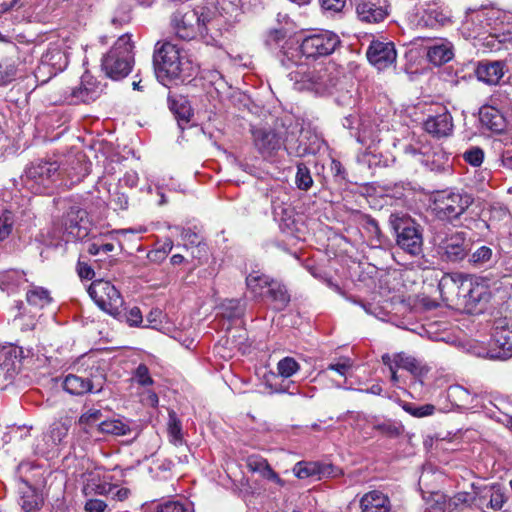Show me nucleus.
I'll return each instance as SVG.
<instances>
[{"instance_id":"1","label":"nucleus","mask_w":512,"mask_h":512,"mask_svg":"<svg viewBox=\"0 0 512 512\" xmlns=\"http://www.w3.org/2000/svg\"><path fill=\"white\" fill-rule=\"evenodd\" d=\"M153 64L158 81L167 87L187 81L194 73L192 62L170 42L156 44Z\"/></svg>"},{"instance_id":"2","label":"nucleus","mask_w":512,"mask_h":512,"mask_svg":"<svg viewBox=\"0 0 512 512\" xmlns=\"http://www.w3.org/2000/svg\"><path fill=\"white\" fill-rule=\"evenodd\" d=\"M211 14L207 7H192L190 4H184L173 14V29L180 39L192 40L200 37L206 43H210L214 40L211 33L213 25Z\"/></svg>"},{"instance_id":"3","label":"nucleus","mask_w":512,"mask_h":512,"mask_svg":"<svg viewBox=\"0 0 512 512\" xmlns=\"http://www.w3.org/2000/svg\"><path fill=\"white\" fill-rule=\"evenodd\" d=\"M252 134L254 146L264 158L274 156L282 148L293 157H303L309 153V148L287 131L259 128L253 130Z\"/></svg>"},{"instance_id":"4","label":"nucleus","mask_w":512,"mask_h":512,"mask_svg":"<svg viewBox=\"0 0 512 512\" xmlns=\"http://www.w3.org/2000/svg\"><path fill=\"white\" fill-rule=\"evenodd\" d=\"M443 299L448 300V293L455 289H462L465 307L471 312H482L491 299V291L488 285L472 280H465L458 286L455 278L451 275H444L438 284Z\"/></svg>"},{"instance_id":"5","label":"nucleus","mask_w":512,"mask_h":512,"mask_svg":"<svg viewBox=\"0 0 512 512\" xmlns=\"http://www.w3.org/2000/svg\"><path fill=\"white\" fill-rule=\"evenodd\" d=\"M133 47L131 36L123 34L104 55L102 69L109 78L123 79L131 72L134 63Z\"/></svg>"},{"instance_id":"6","label":"nucleus","mask_w":512,"mask_h":512,"mask_svg":"<svg viewBox=\"0 0 512 512\" xmlns=\"http://www.w3.org/2000/svg\"><path fill=\"white\" fill-rule=\"evenodd\" d=\"M473 203L474 198L470 193L446 189L434 194L433 209L439 219L453 223L460 219Z\"/></svg>"},{"instance_id":"7","label":"nucleus","mask_w":512,"mask_h":512,"mask_svg":"<svg viewBox=\"0 0 512 512\" xmlns=\"http://www.w3.org/2000/svg\"><path fill=\"white\" fill-rule=\"evenodd\" d=\"M389 224L396 235V244L411 256H419L423 251V237L420 226L409 216L393 213Z\"/></svg>"},{"instance_id":"8","label":"nucleus","mask_w":512,"mask_h":512,"mask_svg":"<svg viewBox=\"0 0 512 512\" xmlns=\"http://www.w3.org/2000/svg\"><path fill=\"white\" fill-rule=\"evenodd\" d=\"M59 168L56 161H34L26 167L22 181L35 194L49 193L59 178Z\"/></svg>"},{"instance_id":"9","label":"nucleus","mask_w":512,"mask_h":512,"mask_svg":"<svg viewBox=\"0 0 512 512\" xmlns=\"http://www.w3.org/2000/svg\"><path fill=\"white\" fill-rule=\"evenodd\" d=\"M88 294L102 311L113 317L121 314L124 299L119 290L110 281L104 279L94 280L88 288Z\"/></svg>"},{"instance_id":"10","label":"nucleus","mask_w":512,"mask_h":512,"mask_svg":"<svg viewBox=\"0 0 512 512\" xmlns=\"http://www.w3.org/2000/svg\"><path fill=\"white\" fill-rule=\"evenodd\" d=\"M300 74L297 72L296 75ZM341 71L338 70L334 63L321 66L319 69L303 72L300 79L295 76L297 82L307 83L308 89H313L317 93L330 92L335 88L341 78Z\"/></svg>"},{"instance_id":"11","label":"nucleus","mask_w":512,"mask_h":512,"mask_svg":"<svg viewBox=\"0 0 512 512\" xmlns=\"http://www.w3.org/2000/svg\"><path fill=\"white\" fill-rule=\"evenodd\" d=\"M488 355L506 360L512 356V321L506 317L495 319Z\"/></svg>"},{"instance_id":"12","label":"nucleus","mask_w":512,"mask_h":512,"mask_svg":"<svg viewBox=\"0 0 512 512\" xmlns=\"http://www.w3.org/2000/svg\"><path fill=\"white\" fill-rule=\"evenodd\" d=\"M340 44L339 37L330 31L311 34L302 40L300 50L306 58L317 59L332 54Z\"/></svg>"},{"instance_id":"13","label":"nucleus","mask_w":512,"mask_h":512,"mask_svg":"<svg viewBox=\"0 0 512 512\" xmlns=\"http://www.w3.org/2000/svg\"><path fill=\"white\" fill-rule=\"evenodd\" d=\"M63 230L68 241L86 238L90 232L87 212L79 206H71L63 216Z\"/></svg>"},{"instance_id":"14","label":"nucleus","mask_w":512,"mask_h":512,"mask_svg":"<svg viewBox=\"0 0 512 512\" xmlns=\"http://www.w3.org/2000/svg\"><path fill=\"white\" fill-rule=\"evenodd\" d=\"M97 374H91L90 377H81L69 374L63 381V388L71 395H84L88 392L99 393L103 389L105 375L97 368Z\"/></svg>"},{"instance_id":"15","label":"nucleus","mask_w":512,"mask_h":512,"mask_svg":"<svg viewBox=\"0 0 512 512\" xmlns=\"http://www.w3.org/2000/svg\"><path fill=\"white\" fill-rule=\"evenodd\" d=\"M506 501L507 497L499 485L484 486L474 491L473 505L482 511L501 510Z\"/></svg>"},{"instance_id":"16","label":"nucleus","mask_w":512,"mask_h":512,"mask_svg":"<svg viewBox=\"0 0 512 512\" xmlns=\"http://www.w3.org/2000/svg\"><path fill=\"white\" fill-rule=\"evenodd\" d=\"M356 14L361 22L380 23L389 14L387 0H359L356 4Z\"/></svg>"},{"instance_id":"17","label":"nucleus","mask_w":512,"mask_h":512,"mask_svg":"<svg viewBox=\"0 0 512 512\" xmlns=\"http://www.w3.org/2000/svg\"><path fill=\"white\" fill-rule=\"evenodd\" d=\"M396 50L392 42L373 41L368 50L369 62L378 70H384L396 61Z\"/></svg>"},{"instance_id":"18","label":"nucleus","mask_w":512,"mask_h":512,"mask_svg":"<svg viewBox=\"0 0 512 512\" xmlns=\"http://www.w3.org/2000/svg\"><path fill=\"white\" fill-rule=\"evenodd\" d=\"M468 242L464 233L457 232L446 238L439 246L442 259L449 262L463 260L469 252Z\"/></svg>"},{"instance_id":"19","label":"nucleus","mask_w":512,"mask_h":512,"mask_svg":"<svg viewBox=\"0 0 512 512\" xmlns=\"http://www.w3.org/2000/svg\"><path fill=\"white\" fill-rule=\"evenodd\" d=\"M423 126L425 131L433 137H447L452 133L453 119L450 113L443 109L442 113L428 116Z\"/></svg>"},{"instance_id":"20","label":"nucleus","mask_w":512,"mask_h":512,"mask_svg":"<svg viewBox=\"0 0 512 512\" xmlns=\"http://www.w3.org/2000/svg\"><path fill=\"white\" fill-rule=\"evenodd\" d=\"M506 63L503 61L483 60L478 62L475 69L479 81L488 85H496L505 74Z\"/></svg>"},{"instance_id":"21","label":"nucleus","mask_w":512,"mask_h":512,"mask_svg":"<svg viewBox=\"0 0 512 512\" xmlns=\"http://www.w3.org/2000/svg\"><path fill=\"white\" fill-rule=\"evenodd\" d=\"M391 507L389 497L379 490L369 491L360 499L362 512H390Z\"/></svg>"},{"instance_id":"22","label":"nucleus","mask_w":512,"mask_h":512,"mask_svg":"<svg viewBox=\"0 0 512 512\" xmlns=\"http://www.w3.org/2000/svg\"><path fill=\"white\" fill-rule=\"evenodd\" d=\"M454 57V46L447 39L436 40L427 50L428 60L435 66H441Z\"/></svg>"},{"instance_id":"23","label":"nucleus","mask_w":512,"mask_h":512,"mask_svg":"<svg viewBox=\"0 0 512 512\" xmlns=\"http://www.w3.org/2000/svg\"><path fill=\"white\" fill-rule=\"evenodd\" d=\"M20 494V506L23 512H38L43 507V495L27 481H23Z\"/></svg>"},{"instance_id":"24","label":"nucleus","mask_w":512,"mask_h":512,"mask_svg":"<svg viewBox=\"0 0 512 512\" xmlns=\"http://www.w3.org/2000/svg\"><path fill=\"white\" fill-rule=\"evenodd\" d=\"M102 87L92 78H83L79 87L72 90L75 102L89 103L95 101L102 93Z\"/></svg>"},{"instance_id":"25","label":"nucleus","mask_w":512,"mask_h":512,"mask_svg":"<svg viewBox=\"0 0 512 512\" xmlns=\"http://www.w3.org/2000/svg\"><path fill=\"white\" fill-rule=\"evenodd\" d=\"M167 100L169 109L175 115L178 125L183 129L182 123H188L193 116L188 99L182 95L169 94Z\"/></svg>"},{"instance_id":"26","label":"nucleus","mask_w":512,"mask_h":512,"mask_svg":"<svg viewBox=\"0 0 512 512\" xmlns=\"http://www.w3.org/2000/svg\"><path fill=\"white\" fill-rule=\"evenodd\" d=\"M69 427L62 422H54L49 427L48 431L43 434V441L45 442V447L39 448V453H46L60 445L63 439L68 434Z\"/></svg>"},{"instance_id":"27","label":"nucleus","mask_w":512,"mask_h":512,"mask_svg":"<svg viewBox=\"0 0 512 512\" xmlns=\"http://www.w3.org/2000/svg\"><path fill=\"white\" fill-rule=\"evenodd\" d=\"M481 123L493 132L500 133L505 129V118L495 107L486 105L479 111Z\"/></svg>"},{"instance_id":"28","label":"nucleus","mask_w":512,"mask_h":512,"mask_svg":"<svg viewBox=\"0 0 512 512\" xmlns=\"http://www.w3.org/2000/svg\"><path fill=\"white\" fill-rule=\"evenodd\" d=\"M265 295H268L274 308L279 311L285 309L290 302V294L286 286L277 280H274Z\"/></svg>"},{"instance_id":"29","label":"nucleus","mask_w":512,"mask_h":512,"mask_svg":"<svg viewBox=\"0 0 512 512\" xmlns=\"http://www.w3.org/2000/svg\"><path fill=\"white\" fill-rule=\"evenodd\" d=\"M26 282V274L20 270H8L0 276V288L8 293L16 292Z\"/></svg>"},{"instance_id":"30","label":"nucleus","mask_w":512,"mask_h":512,"mask_svg":"<svg viewBox=\"0 0 512 512\" xmlns=\"http://www.w3.org/2000/svg\"><path fill=\"white\" fill-rule=\"evenodd\" d=\"M41 59L52 67L53 71L62 72L68 65V57L66 53L59 47H50L42 55Z\"/></svg>"},{"instance_id":"31","label":"nucleus","mask_w":512,"mask_h":512,"mask_svg":"<svg viewBox=\"0 0 512 512\" xmlns=\"http://www.w3.org/2000/svg\"><path fill=\"white\" fill-rule=\"evenodd\" d=\"M274 279L264 274L251 273L246 277V285L255 297H263Z\"/></svg>"},{"instance_id":"32","label":"nucleus","mask_w":512,"mask_h":512,"mask_svg":"<svg viewBox=\"0 0 512 512\" xmlns=\"http://www.w3.org/2000/svg\"><path fill=\"white\" fill-rule=\"evenodd\" d=\"M421 21L427 27H440L450 22V15L440 7H429L425 10Z\"/></svg>"},{"instance_id":"33","label":"nucleus","mask_w":512,"mask_h":512,"mask_svg":"<svg viewBox=\"0 0 512 512\" xmlns=\"http://www.w3.org/2000/svg\"><path fill=\"white\" fill-rule=\"evenodd\" d=\"M372 429L377 431L382 436L388 437V438H397L399 437L404 428L403 426L391 419H374L371 421Z\"/></svg>"},{"instance_id":"34","label":"nucleus","mask_w":512,"mask_h":512,"mask_svg":"<svg viewBox=\"0 0 512 512\" xmlns=\"http://www.w3.org/2000/svg\"><path fill=\"white\" fill-rule=\"evenodd\" d=\"M220 314L229 321L241 318L245 312V303L238 299H226L219 306Z\"/></svg>"},{"instance_id":"35","label":"nucleus","mask_w":512,"mask_h":512,"mask_svg":"<svg viewBox=\"0 0 512 512\" xmlns=\"http://www.w3.org/2000/svg\"><path fill=\"white\" fill-rule=\"evenodd\" d=\"M98 430L103 434L114 436H124L131 432L129 424L122 419L104 420L98 425Z\"/></svg>"},{"instance_id":"36","label":"nucleus","mask_w":512,"mask_h":512,"mask_svg":"<svg viewBox=\"0 0 512 512\" xmlns=\"http://www.w3.org/2000/svg\"><path fill=\"white\" fill-rule=\"evenodd\" d=\"M26 300L31 306L44 308L51 303L52 297L47 289L40 286H31L26 293Z\"/></svg>"},{"instance_id":"37","label":"nucleus","mask_w":512,"mask_h":512,"mask_svg":"<svg viewBox=\"0 0 512 512\" xmlns=\"http://www.w3.org/2000/svg\"><path fill=\"white\" fill-rule=\"evenodd\" d=\"M301 50L299 47L294 46H288L284 47L283 50H281L278 54L279 61L281 65L286 68L290 69L293 66H298L299 61L301 59Z\"/></svg>"},{"instance_id":"38","label":"nucleus","mask_w":512,"mask_h":512,"mask_svg":"<svg viewBox=\"0 0 512 512\" xmlns=\"http://www.w3.org/2000/svg\"><path fill=\"white\" fill-rule=\"evenodd\" d=\"M393 363L395 367L405 369L415 376L422 375V368L419 367L416 359L413 357L399 353L393 357Z\"/></svg>"},{"instance_id":"39","label":"nucleus","mask_w":512,"mask_h":512,"mask_svg":"<svg viewBox=\"0 0 512 512\" xmlns=\"http://www.w3.org/2000/svg\"><path fill=\"white\" fill-rule=\"evenodd\" d=\"M295 183H296L298 189L303 190V191L309 190L313 185V179H312L310 170L303 163L297 164Z\"/></svg>"},{"instance_id":"40","label":"nucleus","mask_w":512,"mask_h":512,"mask_svg":"<svg viewBox=\"0 0 512 512\" xmlns=\"http://www.w3.org/2000/svg\"><path fill=\"white\" fill-rule=\"evenodd\" d=\"M300 369L299 363L293 357H284L277 363L278 374L283 378H290Z\"/></svg>"},{"instance_id":"41","label":"nucleus","mask_w":512,"mask_h":512,"mask_svg":"<svg viewBox=\"0 0 512 512\" xmlns=\"http://www.w3.org/2000/svg\"><path fill=\"white\" fill-rule=\"evenodd\" d=\"M180 237L182 241L184 242V247L189 248H196L199 252L202 250L205 252V243H203L199 237V235L192 231L191 229H182Z\"/></svg>"},{"instance_id":"42","label":"nucleus","mask_w":512,"mask_h":512,"mask_svg":"<svg viewBox=\"0 0 512 512\" xmlns=\"http://www.w3.org/2000/svg\"><path fill=\"white\" fill-rule=\"evenodd\" d=\"M449 396L453 397L455 399H458L460 401V403L458 404L459 406H463V407L476 406V404L474 403L476 396L471 395L470 392L463 387L456 386V387L450 388Z\"/></svg>"},{"instance_id":"43","label":"nucleus","mask_w":512,"mask_h":512,"mask_svg":"<svg viewBox=\"0 0 512 512\" xmlns=\"http://www.w3.org/2000/svg\"><path fill=\"white\" fill-rule=\"evenodd\" d=\"M249 466L252 468V470L262 471L263 475L266 478H268V479H270L272 481H275L277 483H281L280 477L270 467V465L268 464V462L266 460H264V459H255V460L250 459L249 460Z\"/></svg>"},{"instance_id":"44","label":"nucleus","mask_w":512,"mask_h":512,"mask_svg":"<svg viewBox=\"0 0 512 512\" xmlns=\"http://www.w3.org/2000/svg\"><path fill=\"white\" fill-rule=\"evenodd\" d=\"M492 257V249L488 246H481L471 254L469 262L472 263L474 266L481 267L489 263Z\"/></svg>"},{"instance_id":"45","label":"nucleus","mask_w":512,"mask_h":512,"mask_svg":"<svg viewBox=\"0 0 512 512\" xmlns=\"http://www.w3.org/2000/svg\"><path fill=\"white\" fill-rule=\"evenodd\" d=\"M14 224L13 213L7 209L0 214V241L5 240L11 234Z\"/></svg>"},{"instance_id":"46","label":"nucleus","mask_w":512,"mask_h":512,"mask_svg":"<svg viewBox=\"0 0 512 512\" xmlns=\"http://www.w3.org/2000/svg\"><path fill=\"white\" fill-rule=\"evenodd\" d=\"M156 512H191L189 506L179 500H169L156 506Z\"/></svg>"},{"instance_id":"47","label":"nucleus","mask_w":512,"mask_h":512,"mask_svg":"<svg viewBox=\"0 0 512 512\" xmlns=\"http://www.w3.org/2000/svg\"><path fill=\"white\" fill-rule=\"evenodd\" d=\"M57 74V71H53L52 67H49L45 61L40 59V63L35 70V77L38 82L45 84Z\"/></svg>"},{"instance_id":"48","label":"nucleus","mask_w":512,"mask_h":512,"mask_svg":"<svg viewBox=\"0 0 512 512\" xmlns=\"http://www.w3.org/2000/svg\"><path fill=\"white\" fill-rule=\"evenodd\" d=\"M17 73V68L14 63L8 61L0 62V85H6L12 81Z\"/></svg>"},{"instance_id":"49","label":"nucleus","mask_w":512,"mask_h":512,"mask_svg":"<svg viewBox=\"0 0 512 512\" xmlns=\"http://www.w3.org/2000/svg\"><path fill=\"white\" fill-rule=\"evenodd\" d=\"M133 379L141 386H150L154 383L148 367L140 364L133 373Z\"/></svg>"},{"instance_id":"50","label":"nucleus","mask_w":512,"mask_h":512,"mask_svg":"<svg viewBox=\"0 0 512 512\" xmlns=\"http://www.w3.org/2000/svg\"><path fill=\"white\" fill-rule=\"evenodd\" d=\"M403 408L410 415H412L414 417H418V418L430 416L435 411V406L432 404H425V405L418 406V407H414L411 404H405L403 406Z\"/></svg>"},{"instance_id":"51","label":"nucleus","mask_w":512,"mask_h":512,"mask_svg":"<svg viewBox=\"0 0 512 512\" xmlns=\"http://www.w3.org/2000/svg\"><path fill=\"white\" fill-rule=\"evenodd\" d=\"M168 431L174 443L182 441L181 423L174 412L169 413Z\"/></svg>"},{"instance_id":"52","label":"nucleus","mask_w":512,"mask_h":512,"mask_svg":"<svg viewBox=\"0 0 512 512\" xmlns=\"http://www.w3.org/2000/svg\"><path fill=\"white\" fill-rule=\"evenodd\" d=\"M473 497L474 495H471L468 492H459L449 498L447 507L452 509L457 508L460 505H473Z\"/></svg>"},{"instance_id":"53","label":"nucleus","mask_w":512,"mask_h":512,"mask_svg":"<svg viewBox=\"0 0 512 512\" xmlns=\"http://www.w3.org/2000/svg\"><path fill=\"white\" fill-rule=\"evenodd\" d=\"M273 215L276 220L280 222V225L290 227V221H292V210L282 206H273Z\"/></svg>"},{"instance_id":"54","label":"nucleus","mask_w":512,"mask_h":512,"mask_svg":"<svg viewBox=\"0 0 512 512\" xmlns=\"http://www.w3.org/2000/svg\"><path fill=\"white\" fill-rule=\"evenodd\" d=\"M319 462L305 463L303 466L301 463L298 464L296 476L298 478H307L310 476H318Z\"/></svg>"},{"instance_id":"55","label":"nucleus","mask_w":512,"mask_h":512,"mask_svg":"<svg viewBox=\"0 0 512 512\" xmlns=\"http://www.w3.org/2000/svg\"><path fill=\"white\" fill-rule=\"evenodd\" d=\"M463 158L466 162L473 166H480L484 159V153L482 149L478 147L471 148L463 154Z\"/></svg>"},{"instance_id":"56","label":"nucleus","mask_w":512,"mask_h":512,"mask_svg":"<svg viewBox=\"0 0 512 512\" xmlns=\"http://www.w3.org/2000/svg\"><path fill=\"white\" fill-rule=\"evenodd\" d=\"M352 367V362L349 358H342L337 363H330L327 368V370L335 371L339 375L346 377L347 373Z\"/></svg>"},{"instance_id":"57","label":"nucleus","mask_w":512,"mask_h":512,"mask_svg":"<svg viewBox=\"0 0 512 512\" xmlns=\"http://www.w3.org/2000/svg\"><path fill=\"white\" fill-rule=\"evenodd\" d=\"M323 10L330 13H339L346 5V0H319Z\"/></svg>"},{"instance_id":"58","label":"nucleus","mask_w":512,"mask_h":512,"mask_svg":"<svg viewBox=\"0 0 512 512\" xmlns=\"http://www.w3.org/2000/svg\"><path fill=\"white\" fill-rule=\"evenodd\" d=\"M340 471L332 464L319 463L318 479L336 477Z\"/></svg>"},{"instance_id":"59","label":"nucleus","mask_w":512,"mask_h":512,"mask_svg":"<svg viewBox=\"0 0 512 512\" xmlns=\"http://www.w3.org/2000/svg\"><path fill=\"white\" fill-rule=\"evenodd\" d=\"M77 273L81 279L91 280L95 276L94 269L86 262L79 260L77 263Z\"/></svg>"},{"instance_id":"60","label":"nucleus","mask_w":512,"mask_h":512,"mask_svg":"<svg viewBox=\"0 0 512 512\" xmlns=\"http://www.w3.org/2000/svg\"><path fill=\"white\" fill-rule=\"evenodd\" d=\"M142 319V313L138 307H133L126 313V320L130 326H138L142 323Z\"/></svg>"},{"instance_id":"61","label":"nucleus","mask_w":512,"mask_h":512,"mask_svg":"<svg viewBox=\"0 0 512 512\" xmlns=\"http://www.w3.org/2000/svg\"><path fill=\"white\" fill-rule=\"evenodd\" d=\"M106 508L107 504L100 499H89L85 504L87 512H104Z\"/></svg>"},{"instance_id":"62","label":"nucleus","mask_w":512,"mask_h":512,"mask_svg":"<svg viewBox=\"0 0 512 512\" xmlns=\"http://www.w3.org/2000/svg\"><path fill=\"white\" fill-rule=\"evenodd\" d=\"M101 417V411L98 409H89L80 416L79 422L81 424H91Z\"/></svg>"},{"instance_id":"63","label":"nucleus","mask_w":512,"mask_h":512,"mask_svg":"<svg viewBox=\"0 0 512 512\" xmlns=\"http://www.w3.org/2000/svg\"><path fill=\"white\" fill-rule=\"evenodd\" d=\"M166 257L167 256L165 250H159L158 248L151 250L147 254V258L149 259V261L154 263H161L166 259Z\"/></svg>"},{"instance_id":"64","label":"nucleus","mask_w":512,"mask_h":512,"mask_svg":"<svg viewBox=\"0 0 512 512\" xmlns=\"http://www.w3.org/2000/svg\"><path fill=\"white\" fill-rule=\"evenodd\" d=\"M366 223L376 235H379L381 233L378 222L374 218H372L371 216H367Z\"/></svg>"}]
</instances>
